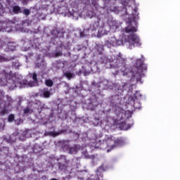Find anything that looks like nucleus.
I'll return each mask as SVG.
<instances>
[{
	"label": "nucleus",
	"mask_w": 180,
	"mask_h": 180,
	"mask_svg": "<svg viewBox=\"0 0 180 180\" xmlns=\"http://www.w3.org/2000/svg\"><path fill=\"white\" fill-rule=\"evenodd\" d=\"M126 33H131L128 36H125V41L129 43V47H137L140 46V39L134 34L137 32L136 27H125Z\"/></svg>",
	"instance_id": "1"
},
{
	"label": "nucleus",
	"mask_w": 180,
	"mask_h": 180,
	"mask_svg": "<svg viewBox=\"0 0 180 180\" xmlns=\"http://www.w3.org/2000/svg\"><path fill=\"white\" fill-rule=\"evenodd\" d=\"M1 85H10V86H16L19 84V78L16 77V74L11 71L9 73L4 72L0 79Z\"/></svg>",
	"instance_id": "2"
},
{
	"label": "nucleus",
	"mask_w": 180,
	"mask_h": 180,
	"mask_svg": "<svg viewBox=\"0 0 180 180\" xmlns=\"http://www.w3.org/2000/svg\"><path fill=\"white\" fill-rule=\"evenodd\" d=\"M143 71H147V65L144 64L143 60L137 59L135 65L131 70L134 78H135L136 81H140Z\"/></svg>",
	"instance_id": "3"
},
{
	"label": "nucleus",
	"mask_w": 180,
	"mask_h": 180,
	"mask_svg": "<svg viewBox=\"0 0 180 180\" xmlns=\"http://www.w3.org/2000/svg\"><path fill=\"white\" fill-rule=\"evenodd\" d=\"M111 66L114 68H121L126 67V59L122 57V54H117L111 63Z\"/></svg>",
	"instance_id": "4"
},
{
	"label": "nucleus",
	"mask_w": 180,
	"mask_h": 180,
	"mask_svg": "<svg viewBox=\"0 0 180 180\" xmlns=\"http://www.w3.org/2000/svg\"><path fill=\"white\" fill-rule=\"evenodd\" d=\"M103 146H106L107 151H112L115 148V140L112 138H108L103 141Z\"/></svg>",
	"instance_id": "5"
},
{
	"label": "nucleus",
	"mask_w": 180,
	"mask_h": 180,
	"mask_svg": "<svg viewBox=\"0 0 180 180\" xmlns=\"http://www.w3.org/2000/svg\"><path fill=\"white\" fill-rule=\"evenodd\" d=\"M63 150H65V148H68L69 150V154H77V153H78V150H79V147L77 145H75L72 147H68V146H63Z\"/></svg>",
	"instance_id": "6"
},
{
	"label": "nucleus",
	"mask_w": 180,
	"mask_h": 180,
	"mask_svg": "<svg viewBox=\"0 0 180 180\" xmlns=\"http://www.w3.org/2000/svg\"><path fill=\"white\" fill-rule=\"evenodd\" d=\"M117 40L115 37H111L108 40L105 41V45L108 47H112V46H116Z\"/></svg>",
	"instance_id": "7"
},
{
	"label": "nucleus",
	"mask_w": 180,
	"mask_h": 180,
	"mask_svg": "<svg viewBox=\"0 0 180 180\" xmlns=\"http://www.w3.org/2000/svg\"><path fill=\"white\" fill-rule=\"evenodd\" d=\"M143 96L141 95V93L140 91H136L135 94H134V97L132 98V101H134V108L137 109L139 107H137V104L136 103V101L139 99V98H141Z\"/></svg>",
	"instance_id": "8"
},
{
	"label": "nucleus",
	"mask_w": 180,
	"mask_h": 180,
	"mask_svg": "<svg viewBox=\"0 0 180 180\" xmlns=\"http://www.w3.org/2000/svg\"><path fill=\"white\" fill-rule=\"evenodd\" d=\"M124 144V141L123 140V138H117L116 139H114V145L115 148L117 147V146H123Z\"/></svg>",
	"instance_id": "9"
},
{
	"label": "nucleus",
	"mask_w": 180,
	"mask_h": 180,
	"mask_svg": "<svg viewBox=\"0 0 180 180\" xmlns=\"http://www.w3.org/2000/svg\"><path fill=\"white\" fill-rule=\"evenodd\" d=\"M13 12L15 15H19V13H22V8L19 6H13Z\"/></svg>",
	"instance_id": "10"
},
{
	"label": "nucleus",
	"mask_w": 180,
	"mask_h": 180,
	"mask_svg": "<svg viewBox=\"0 0 180 180\" xmlns=\"http://www.w3.org/2000/svg\"><path fill=\"white\" fill-rule=\"evenodd\" d=\"M82 154H83V155H84V158H86V160L91 159V160H94L95 158V155H89L88 154L87 150H83Z\"/></svg>",
	"instance_id": "11"
},
{
	"label": "nucleus",
	"mask_w": 180,
	"mask_h": 180,
	"mask_svg": "<svg viewBox=\"0 0 180 180\" xmlns=\"http://www.w3.org/2000/svg\"><path fill=\"white\" fill-rule=\"evenodd\" d=\"M42 94H43L44 98H50L51 93L49 91V89H44L42 90Z\"/></svg>",
	"instance_id": "12"
},
{
	"label": "nucleus",
	"mask_w": 180,
	"mask_h": 180,
	"mask_svg": "<svg viewBox=\"0 0 180 180\" xmlns=\"http://www.w3.org/2000/svg\"><path fill=\"white\" fill-rule=\"evenodd\" d=\"M124 11H125V15H130L133 12V7L131 6H128V8L124 7Z\"/></svg>",
	"instance_id": "13"
},
{
	"label": "nucleus",
	"mask_w": 180,
	"mask_h": 180,
	"mask_svg": "<svg viewBox=\"0 0 180 180\" xmlns=\"http://www.w3.org/2000/svg\"><path fill=\"white\" fill-rule=\"evenodd\" d=\"M12 65L15 70H19V67H21L22 65L19 63V60H15L13 62Z\"/></svg>",
	"instance_id": "14"
},
{
	"label": "nucleus",
	"mask_w": 180,
	"mask_h": 180,
	"mask_svg": "<svg viewBox=\"0 0 180 180\" xmlns=\"http://www.w3.org/2000/svg\"><path fill=\"white\" fill-rule=\"evenodd\" d=\"M29 134V131H25L22 132V136H20V140H26V139H27V137H29V136L27 135Z\"/></svg>",
	"instance_id": "15"
},
{
	"label": "nucleus",
	"mask_w": 180,
	"mask_h": 180,
	"mask_svg": "<svg viewBox=\"0 0 180 180\" xmlns=\"http://www.w3.org/2000/svg\"><path fill=\"white\" fill-rule=\"evenodd\" d=\"M23 112H24V115H27V114L31 115V113H33V110L29 108V107H27L24 109Z\"/></svg>",
	"instance_id": "16"
},
{
	"label": "nucleus",
	"mask_w": 180,
	"mask_h": 180,
	"mask_svg": "<svg viewBox=\"0 0 180 180\" xmlns=\"http://www.w3.org/2000/svg\"><path fill=\"white\" fill-rule=\"evenodd\" d=\"M99 62L101 63V64H108V58H106L105 56H102L100 58Z\"/></svg>",
	"instance_id": "17"
},
{
	"label": "nucleus",
	"mask_w": 180,
	"mask_h": 180,
	"mask_svg": "<svg viewBox=\"0 0 180 180\" xmlns=\"http://www.w3.org/2000/svg\"><path fill=\"white\" fill-rule=\"evenodd\" d=\"M45 84H46V86H50V87H51V86H53L54 82H53V80H51V79H46V80L45 81Z\"/></svg>",
	"instance_id": "18"
},
{
	"label": "nucleus",
	"mask_w": 180,
	"mask_h": 180,
	"mask_svg": "<svg viewBox=\"0 0 180 180\" xmlns=\"http://www.w3.org/2000/svg\"><path fill=\"white\" fill-rule=\"evenodd\" d=\"M80 37H86V36H89V34L86 33V30H84L82 32H80L79 34Z\"/></svg>",
	"instance_id": "19"
},
{
	"label": "nucleus",
	"mask_w": 180,
	"mask_h": 180,
	"mask_svg": "<svg viewBox=\"0 0 180 180\" xmlns=\"http://www.w3.org/2000/svg\"><path fill=\"white\" fill-rule=\"evenodd\" d=\"M65 77H66V78H68V79H70L71 78H72V73L70 72H65Z\"/></svg>",
	"instance_id": "20"
},
{
	"label": "nucleus",
	"mask_w": 180,
	"mask_h": 180,
	"mask_svg": "<svg viewBox=\"0 0 180 180\" xmlns=\"http://www.w3.org/2000/svg\"><path fill=\"white\" fill-rule=\"evenodd\" d=\"M92 5L96 11H98V9H100L101 8V6H99V4L96 1H93Z\"/></svg>",
	"instance_id": "21"
},
{
	"label": "nucleus",
	"mask_w": 180,
	"mask_h": 180,
	"mask_svg": "<svg viewBox=\"0 0 180 180\" xmlns=\"http://www.w3.org/2000/svg\"><path fill=\"white\" fill-rule=\"evenodd\" d=\"M22 13L23 15H25V16H29V15H30V10H29V8H25Z\"/></svg>",
	"instance_id": "22"
},
{
	"label": "nucleus",
	"mask_w": 180,
	"mask_h": 180,
	"mask_svg": "<svg viewBox=\"0 0 180 180\" xmlns=\"http://www.w3.org/2000/svg\"><path fill=\"white\" fill-rule=\"evenodd\" d=\"M13 120H15V115L13 114L9 115L8 117V121L10 122H13Z\"/></svg>",
	"instance_id": "23"
},
{
	"label": "nucleus",
	"mask_w": 180,
	"mask_h": 180,
	"mask_svg": "<svg viewBox=\"0 0 180 180\" xmlns=\"http://www.w3.org/2000/svg\"><path fill=\"white\" fill-rule=\"evenodd\" d=\"M51 136H52L53 137H57V136H60V132H57V131H51L50 132Z\"/></svg>",
	"instance_id": "24"
},
{
	"label": "nucleus",
	"mask_w": 180,
	"mask_h": 180,
	"mask_svg": "<svg viewBox=\"0 0 180 180\" xmlns=\"http://www.w3.org/2000/svg\"><path fill=\"white\" fill-rule=\"evenodd\" d=\"M130 2V0H125L124 1H122L123 6H129V4Z\"/></svg>",
	"instance_id": "25"
},
{
	"label": "nucleus",
	"mask_w": 180,
	"mask_h": 180,
	"mask_svg": "<svg viewBox=\"0 0 180 180\" xmlns=\"http://www.w3.org/2000/svg\"><path fill=\"white\" fill-rule=\"evenodd\" d=\"M63 56V52L61 51H58L55 53V57H61Z\"/></svg>",
	"instance_id": "26"
},
{
	"label": "nucleus",
	"mask_w": 180,
	"mask_h": 180,
	"mask_svg": "<svg viewBox=\"0 0 180 180\" xmlns=\"http://www.w3.org/2000/svg\"><path fill=\"white\" fill-rule=\"evenodd\" d=\"M32 79H34V81L37 82V74H36V73L32 74Z\"/></svg>",
	"instance_id": "27"
},
{
	"label": "nucleus",
	"mask_w": 180,
	"mask_h": 180,
	"mask_svg": "<svg viewBox=\"0 0 180 180\" xmlns=\"http://www.w3.org/2000/svg\"><path fill=\"white\" fill-rule=\"evenodd\" d=\"M4 61H6V58L3 56H0V63H4Z\"/></svg>",
	"instance_id": "28"
},
{
	"label": "nucleus",
	"mask_w": 180,
	"mask_h": 180,
	"mask_svg": "<svg viewBox=\"0 0 180 180\" xmlns=\"http://www.w3.org/2000/svg\"><path fill=\"white\" fill-rule=\"evenodd\" d=\"M6 113H8V110L6 109H4L1 112V115H6Z\"/></svg>",
	"instance_id": "29"
},
{
	"label": "nucleus",
	"mask_w": 180,
	"mask_h": 180,
	"mask_svg": "<svg viewBox=\"0 0 180 180\" xmlns=\"http://www.w3.org/2000/svg\"><path fill=\"white\" fill-rule=\"evenodd\" d=\"M11 44H8V49H10V50H12V51H13V50H15V46H13V47H11Z\"/></svg>",
	"instance_id": "30"
},
{
	"label": "nucleus",
	"mask_w": 180,
	"mask_h": 180,
	"mask_svg": "<svg viewBox=\"0 0 180 180\" xmlns=\"http://www.w3.org/2000/svg\"><path fill=\"white\" fill-rule=\"evenodd\" d=\"M97 50H101L103 51V46H98Z\"/></svg>",
	"instance_id": "31"
},
{
	"label": "nucleus",
	"mask_w": 180,
	"mask_h": 180,
	"mask_svg": "<svg viewBox=\"0 0 180 180\" xmlns=\"http://www.w3.org/2000/svg\"><path fill=\"white\" fill-rule=\"evenodd\" d=\"M134 12H137V9L135 8V9L134 10Z\"/></svg>",
	"instance_id": "32"
},
{
	"label": "nucleus",
	"mask_w": 180,
	"mask_h": 180,
	"mask_svg": "<svg viewBox=\"0 0 180 180\" xmlns=\"http://www.w3.org/2000/svg\"><path fill=\"white\" fill-rule=\"evenodd\" d=\"M92 16H94V13H92L91 16L90 18H92Z\"/></svg>",
	"instance_id": "33"
},
{
	"label": "nucleus",
	"mask_w": 180,
	"mask_h": 180,
	"mask_svg": "<svg viewBox=\"0 0 180 180\" xmlns=\"http://www.w3.org/2000/svg\"><path fill=\"white\" fill-rule=\"evenodd\" d=\"M121 117H123V113H121Z\"/></svg>",
	"instance_id": "34"
},
{
	"label": "nucleus",
	"mask_w": 180,
	"mask_h": 180,
	"mask_svg": "<svg viewBox=\"0 0 180 180\" xmlns=\"http://www.w3.org/2000/svg\"><path fill=\"white\" fill-rule=\"evenodd\" d=\"M99 54H102V52H101V51H100V52H99Z\"/></svg>",
	"instance_id": "35"
}]
</instances>
